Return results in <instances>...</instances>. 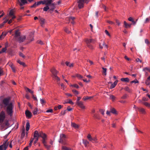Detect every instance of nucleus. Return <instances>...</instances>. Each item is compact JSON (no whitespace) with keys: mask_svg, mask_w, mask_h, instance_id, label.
Returning a JSON list of instances; mask_svg holds the SVG:
<instances>
[{"mask_svg":"<svg viewBox=\"0 0 150 150\" xmlns=\"http://www.w3.org/2000/svg\"><path fill=\"white\" fill-rule=\"evenodd\" d=\"M10 102V98H6L4 99L1 101L0 102V108H1L6 107V111L7 114L12 117L13 115V110L14 105L13 103Z\"/></svg>","mask_w":150,"mask_h":150,"instance_id":"1","label":"nucleus"},{"mask_svg":"<svg viewBox=\"0 0 150 150\" xmlns=\"http://www.w3.org/2000/svg\"><path fill=\"white\" fill-rule=\"evenodd\" d=\"M6 117V113L4 110L0 112V126L1 130L6 129L9 126V121L8 120L4 121Z\"/></svg>","mask_w":150,"mask_h":150,"instance_id":"2","label":"nucleus"},{"mask_svg":"<svg viewBox=\"0 0 150 150\" xmlns=\"http://www.w3.org/2000/svg\"><path fill=\"white\" fill-rule=\"evenodd\" d=\"M20 33L18 30H16L15 32V37L16 39L20 42H23L25 39V36L20 35Z\"/></svg>","mask_w":150,"mask_h":150,"instance_id":"3","label":"nucleus"},{"mask_svg":"<svg viewBox=\"0 0 150 150\" xmlns=\"http://www.w3.org/2000/svg\"><path fill=\"white\" fill-rule=\"evenodd\" d=\"M8 145L7 140L3 144L0 146V150H6Z\"/></svg>","mask_w":150,"mask_h":150,"instance_id":"4","label":"nucleus"},{"mask_svg":"<svg viewBox=\"0 0 150 150\" xmlns=\"http://www.w3.org/2000/svg\"><path fill=\"white\" fill-rule=\"evenodd\" d=\"M87 138L89 141L92 142H97V139L96 137H92L90 134H88Z\"/></svg>","mask_w":150,"mask_h":150,"instance_id":"5","label":"nucleus"},{"mask_svg":"<svg viewBox=\"0 0 150 150\" xmlns=\"http://www.w3.org/2000/svg\"><path fill=\"white\" fill-rule=\"evenodd\" d=\"M25 114L26 117L28 119L30 118L32 116V113L28 110L25 111Z\"/></svg>","mask_w":150,"mask_h":150,"instance_id":"6","label":"nucleus"},{"mask_svg":"<svg viewBox=\"0 0 150 150\" xmlns=\"http://www.w3.org/2000/svg\"><path fill=\"white\" fill-rule=\"evenodd\" d=\"M34 33L31 32L30 33L28 38V40L30 42H31L34 40L33 35Z\"/></svg>","mask_w":150,"mask_h":150,"instance_id":"7","label":"nucleus"},{"mask_svg":"<svg viewBox=\"0 0 150 150\" xmlns=\"http://www.w3.org/2000/svg\"><path fill=\"white\" fill-rule=\"evenodd\" d=\"M77 105L79 106L82 109H84L85 108V106L83 104V103L82 101H80L76 103Z\"/></svg>","mask_w":150,"mask_h":150,"instance_id":"8","label":"nucleus"},{"mask_svg":"<svg viewBox=\"0 0 150 150\" xmlns=\"http://www.w3.org/2000/svg\"><path fill=\"white\" fill-rule=\"evenodd\" d=\"M40 133H39L38 131L37 130L35 131L34 134V138H39V137H40Z\"/></svg>","mask_w":150,"mask_h":150,"instance_id":"9","label":"nucleus"},{"mask_svg":"<svg viewBox=\"0 0 150 150\" xmlns=\"http://www.w3.org/2000/svg\"><path fill=\"white\" fill-rule=\"evenodd\" d=\"M85 41L87 44H90V43H94V40L93 39H86L85 40Z\"/></svg>","mask_w":150,"mask_h":150,"instance_id":"10","label":"nucleus"},{"mask_svg":"<svg viewBox=\"0 0 150 150\" xmlns=\"http://www.w3.org/2000/svg\"><path fill=\"white\" fill-rule=\"evenodd\" d=\"M25 129L24 127L22 129V132L21 134V139H23L25 136Z\"/></svg>","mask_w":150,"mask_h":150,"instance_id":"11","label":"nucleus"},{"mask_svg":"<svg viewBox=\"0 0 150 150\" xmlns=\"http://www.w3.org/2000/svg\"><path fill=\"white\" fill-rule=\"evenodd\" d=\"M137 108L139 111L142 114H145L146 113V111L144 108H142L137 107Z\"/></svg>","mask_w":150,"mask_h":150,"instance_id":"12","label":"nucleus"},{"mask_svg":"<svg viewBox=\"0 0 150 150\" xmlns=\"http://www.w3.org/2000/svg\"><path fill=\"white\" fill-rule=\"evenodd\" d=\"M51 71L53 74V76H54L55 75L57 74L58 73V71L54 68H52L51 69Z\"/></svg>","mask_w":150,"mask_h":150,"instance_id":"13","label":"nucleus"},{"mask_svg":"<svg viewBox=\"0 0 150 150\" xmlns=\"http://www.w3.org/2000/svg\"><path fill=\"white\" fill-rule=\"evenodd\" d=\"M66 139L64 138H60L59 142L61 143L64 145H67V143L66 141Z\"/></svg>","mask_w":150,"mask_h":150,"instance_id":"14","label":"nucleus"},{"mask_svg":"<svg viewBox=\"0 0 150 150\" xmlns=\"http://www.w3.org/2000/svg\"><path fill=\"white\" fill-rule=\"evenodd\" d=\"M39 18L40 21V23L41 25V26H42V25L45 23V19L41 17H39Z\"/></svg>","mask_w":150,"mask_h":150,"instance_id":"15","label":"nucleus"},{"mask_svg":"<svg viewBox=\"0 0 150 150\" xmlns=\"http://www.w3.org/2000/svg\"><path fill=\"white\" fill-rule=\"evenodd\" d=\"M7 33L6 32H3L1 35L0 36V40L4 38L5 36L6 35Z\"/></svg>","mask_w":150,"mask_h":150,"instance_id":"16","label":"nucleus"},{"mask_svg":"<svg viewBox=\"0 0 150 150\" xmlns=\"http://www.w3.org/2000/svg\"><path fill=\"white\" fill-rule=\"evenodd\" d=\"M118 81L117 80L115 81L113 83L111 84L110 86V88L112 89L114 88L117 84Z\"/></svg>","mask_w":150,"mask_h":150,"instance_id":"17","label":"nucleus"},{"mask_svg":"<svg viewBox=\"0 0 150 150\" xmlns=\"http://www.w3.org/2000/svg\"><path fill=\"white\" fill-rule=\"evenodd\" d=\"M124 25L125 27L126 28H130L131 27L132 24H128L125 21H124Z\"/></svg>","mask_w":150,"mask_h":150,"instance_id":"18","label":"nucleus"},{"mask_svg":"<svg viewBox=\"0 0 150 150\" xmlns=\"http://www.w3.org/2000/svg\"><path fill=\"white\" fill-rule=\"evenodd\" d=\"M40 137H41L43 139H45L47 138V135L43 132L40 133Z\"/></svg>","mask_w":150,"mask_h":150,"instance_id":"19","label":"nucleus"},{"mask_svg":"<svg viewBox=\"0 0 150 150\" xmlns=\"http://www.w3.org/2000/svg\"><path fill=\"white\" fill-rule=\"evenodd\" d=\"M62 150H72L71 148L67 147L65 146H62Z\"/></svg>","mask_w":150,"mask_h":150,"instance_id":"20","label":"nucleus"},{"mask_svg":"<svg viewBox=\"0 0 150 150\" xmlns=\"http://www.w3.org/2000/svg\"><path fill=\"white\" fill-rule=\"evenodd\" d=\"M20 1L21 2L20 3V5L21 6L27 3V1L26 0H20Z\"/></svg>","mask_w":150,"mask_h":150,"instance_id":"21","label":"nucleus"},{"mask_svg":"<svg viewBox=\"0 0 150 150\" xmlns=\"http://www.w3.org/2000/svg\"><path fill=\"white\" fill-rule=\"evenodd\" d=\"M102 69H103L102 71V74L103 75H104L105 76H106V71L107 69L106 68H104L103 67L102 68Z\"/></svg>","mask_w":150,"mask_h":150,"instance_id":"22","label":"nucleus"},{"mask_svg":"<svg viewBox=\"0 0 150 150\" xmlns=\"http://www.w3.org/2000/svg\"><path fill=\"white\" fill-rule=\"evenodd\" d=\"M121 81L123 82H128L129 81V79L127 78H122L121 79Z\"/></svg>","mask_w":150,"mask_h":150,"instance_id":"23","label":"nucleus"},{"mask_svg":"<svg viewBox=\"0 0 150 150\" xmlns=\"http://www.w3.org/2000/svg\"><path fill=\"white\" fill-rule=\"evenodd\" d=\"M71 126L72 127L76 129L78 128L79 127L78 125L74 123H71Z\"/></svg>","mask_w":150,"mask_h":150,"instance_id":"24","label":"nucleus"},{"mask_svg":"<svg viewBox=\"0 0 150 150\" xmlns=\"http://www.w3.org/2000/svg\"><path fill=\"white\" fill-rule=\"evenodd\" d=\"M55 4L54 3H53L51 4L50 5L51 6V8L50 9V10L53 11L54 9L55 8Z\"/></svg>","mask_w":150,"mask_h":150,"instance_id":"25","label":"nucleus"},{"mask_svg":"<svg viewBox=\"0 0 150 150\" xmlns=\"http://www.w3.org/2000/svg\"><path fill=\"white\" fill-rule=\"evenodd\" d=\"M142 104L145 105L147 107L150 108V103L147 102H144L142 103Z\"/></svg>","mask_w":150,"mask_h":150,"instance_id":"26","label":"nucleus"},{"mask_svg":"<svg viewBox=\"0 0 150 150\" xmlns=\"http://www.w3.org/2000/svg\"><path fill=\"white\" fill-rule=\"evenodd\" d=\"M38 109L37 108H35L33 112V113L34 115H37L38 114Z\"/></svg>","mask_w":150,"mask_h":150,"instance_id":"27","label":"nucleus"},{"mask_svg":"<svg viewBox=\"0 0 150 150\" xmlns=\"http://www.w3.org/2000/svg\"><path fill=\"white\" fill-rule=\"evenodd\" d=\"M30 125L29 122H27L26 124V130L27 131L29 130L30 128Z\"/></svg>","mask_w":150,"mask_h":150,"instance_id":"28","label":"nucleus"},{"mask_svg":"<svg viewBox=\"0 0 150 150\" xmlns=\"http://www.w3.org/2000/svg\"><path fill=\"white\" fill-rule=\"evenodd\" d=\"M25 90L27 91H28V92H30V93H31L32 95L33 94V91L31 90L29 88H27L26 87H25Z\"/></svg>","mask_w":150,"mask_h":150,"instance_id":"29","label":"nucleus"},{"mask_svg":"<svg viewBox=\"0 0 150 150\" xmlns=\"http://www.w3.org/2000/svg\"><path fill=\"white\" fill-rule=\"evenodd\" d=\"M92 98H93V97H89L88 96H87L86 97H84L83 98V99L85 101V100L90 99Z\"/></svg>","mask_w":150,"mask_h":150,"instance_id":"30","label":"nucleus"},{"mask_svg":"<svg viewBox=\"0 0 150 150\" xmlns=\"http://www.w3.org/2000/svg\"><path fill=\"white\" fill-rule=\"evenodd\" d=\"M52 77L53 78L57 80V81H59L60 80V79L57 76V74L55 75L54 76H52Z\"/></svg>","mask_w":150,"mask_h":150,"instance_id":"31","label":"nucleus"},{"mask_svg":"<svg viewBox=\"0 0 150 150\" xmlns=\"http://www.w3.org/2000/svg\"><path fill=\"white\" fill-rule=\"evenodd\" d=\"M83 143L84 144L85 146L86 147L89 144V142L87 140H83Z\"/></svg>","mask_w":150,"mask_h":150,"instance_id":"32","label":"nucleus"},{"mask_svg":"<svg viewBox=\"0 0 150 150\" xmlns=\"http://www.w3.org/2000/svg\"><path fill=\"white\" fill-rule=\"evenodd\" d=\"M45 5L49 6L51 4L49 0H45Z\"/></svg>","mask_w":150,"mask_h":150,"instance_id":"33","label":"nucleus"},{"mask_svg":"<svg viewBox=\"0 0 150 150\" xmlns=\"http://www.w3.org/2000/svg\"><path fill=\"white\" fill-rule=\"evenodd\" d=\"M11 68L14 72L15 73L17 71L16 66H11Z\"/></svg>","mask_w":150,"mask_h":150,"instance_id":"34","label":"nucleus"},{"mask_svg":"<svg viewBox=\"0 0 150 150\" xmlns=\"http://www.w3.org/2000/svg\"><path fill=\"white\" fill-rule=\"evenodd\" d=\"M65 64L66 66H73V65H74L73 63H70V62H65Z\"/></svg>","mask_w":150,"mask_h":150,"instance_id":"35","label":"nucleus"},{"mask_svg":"<svg viewBox=\"0 0 150 150\" xmlns=\"http://www.w3.org/2000/svg\"><path fill=\"white\" fill-rule=\"evenodd\" d=\"M49 9V6H46L45 7L43 8V10L44 11H47Z\"/></svg>","mask_w":150,"mask_h":150,"instance_id":"36","label":"nucleus"},{"mask_svg":"<svg viewBox=\"0 0 150 150\" xmlns=\"http://www.w3.org/2000/svg\"><path fill=\"white\" fill-rule=\"evenodd\" d=\"M110 112H111L113 114H115L116 113V110L114 108H111L110 110Z\"/></svg>","mask_w":150,"mask_h":150,"instance_id":"37","label":"nucleus"},{"mask_svg":"<svg viewBox=\"0 0 150 150\" xmlns=\"http://www.w3.org/2000/svg\"><path fill=\"white\" fill-rule=\"evenodd\" d=\"M40 101L41 104L42 105L45 104L46 103V101L44 100L43 99H40Z\"/></svg>","mask_w":150,"mask_h":150,"instance_id":"38","label":"nucleus"},{"mask_svg":"<svg viewBox=\"0 0 150 150\" xmlns=\"http://www.w3.org/2000/svg\"><path fill=\"white\" fill-rule=\"evenodd\" d=\"M67 137L66 135L64 134H61L60 135V138L66 139Z\"/></svg>","mask_w":150,"mask_h":150,"instance_id":"39","label":"nucleus"},{"mask_svg":"<svg viewBox=\"0 0 150 150\" xmlns=\"http://www.w3.org/2000/svg\"><path fill=\"white\" fill-rule=\"evenodd\" d=\"M110 98L113 101H114L115 98V97L113 95H110Z\"/></svg>","mask_w":150,"mask_h":150,"instance_id":"40","label":"nucleus"},{"mask_svg":"<svg viewBox=\"0 0 150 150\" xmlns=\"http://www.w3.org/2000/svg\"><path fill=\"white\" fill-rule=\"evenodd\" d=\"M72 91L76 95H78L79 94V92L77 90L73 89L72 90Z\"/></svg>","mask_w":150,"mask_h":150,"instance_id":"41","label":"nucleus"},{"mask_svg":"<svg viewBox=\"0 0 150 150\" xmlns=\"http://www.w3.org/2000/svg\"><path fill=\"white\" fill-rule=\"evenodd\" d=\"M7 49L6 48H3L0 51V54H1L2 53L4 52H6Z\"/></svg>","mask_w":150,"mask_h":150,"instance_id":"42","label":"nucleus"},{"mask_svg":"<svg viewBox=\"0 0 150 150\" xmlns=\"http://www.w3.org/2000/svg\"><path fill=\"white\" fill-rule=\"evenodd\" d=\"M127 98V95L126 94H124L122 97H121V98L122 99H126Z\"/></svg>","mask_w":150,"mask_h":150,"instance_id":"43","label":"nucleus"},{"mask_svg":"<svg viewBox=\"0 0 150 150\" xmlns=\"http://www.w3.org/2000/svg\"><path fill=\"white\" fill-rule=\"evenodd\" d=\"M17 62L18 63H19L20 65H23V66H26L25 65H24L25 63L22 62H21L20 60H18Z\"/></svg>","mask_w":150,"mask_h":150,"instance_id":"44","label":"nucleus"},{"mask_svg":"<svg viewBox=\"0 0 150 150\" xmlns=\"http://www.w3.org/2000/svg\"><path fill=\"white\" fill-rule=\"evenodd\" d=\"M125 90L129 92H130L131 90L127 86H126L125 88Z\"/></svg>","mask_w":150,"mask_h":150,"instance_id":"45","label":"nucleus"},{"mask_svg":"<svg viewBox=\"0 0 150 150\" xmlns=\"http://www.w3.org/2000/svg\"><path fill=\"white\" fill-rule=\"evenodd\" d=\"M93 116L96 119H99L98 115V114H96V113L94 114L93 115Z\"/></svg>","mask_w":150,"mask_h":150,"instance_id":"46","label":"nucleus"},{"mask_svg":"<svg viewBox=\"0 0 150 150\" xmlns=\"http://www.w3.org/2000/svg\"><path fill=\"white\" fill-rule=\"evenodd\" d=\"M143 70L145 71H148L150 72V68H149L146 67Z\"/></svg>","mask_w":150,"mask_h":150,"instance_id":"47","label":"nucleus"},{"mask_svg":"<svg viewBox=\"0 0 150 150\" xmlns=\"http://www.w3.org/2000/svg\"><path fill=\"white\" fill-rule=\"evenodd\" d=\"M66 110L62 111L60 113V115H64L66 113Z\"/></svg>","mask_w":150,"mask_h":150,"instance_id":"48","label":"nucleus"},{"mask_svg":"<svg viewBox=\"0 0 150 150\" xmlns=\"http://www.w3.org/2000/svg\"><path fill=\"white\" fill-rule=\"evenodd\" d=\"M150 20V17L146 18L145 20V21L144 22L145 23H146L147 22H149V21Z\"/></svg>","mask_w":150,"mask_h":150,"instance_id":"49","label":"nucleus"},{"mask_svg":"<svg viewBox=\"0 0 150 150\" xmlns=\"http://www.w3.org/2000/svg\"><path fill=\"white\" fill-rule=\"evenodd\" d=\"M87 46L90 49H93V46L90 44H87Z\"/></svg>","mask_w":150,"mask_h":150,"instance_id":"50","label":"nucleus"},{"mask_svg":"<svg viewBox=\"0 0 150 150\" xmlns=\"http://www.w3.org/2000/svg\"><path fill=\"white\" fill-rule=\"evenodd\" d=\"M75 18L74 17H70L69 19V21L70 22L71 21H74V20L75 19Z\"/></svg>","mask_w":150,"mask_h":150,"instance_id":"51","label":"nucleus"},{"mask_svg":"<svg viewBox=\"0 0 150 150\" xmlns=\"http://www.w3.org/2000/svg\"><path fill=\"white\" fill-rule=\"evenodd\" d=\"M3 71L2 69L0 68V76L3 75Z\"/></svg>","mask_w":150,"mask_h":150,"instance_id":"52","label":"nucleus"},{"mask_svg":"<svg viewBox=\"0 0 150 150\" xmlns=\"http://www.w3.org/2000/svg\"><path fill=\"white\" fill-rule=\"evenodd\" d=\"M125 59L128 61H130L131 60V59L128 58L127 56H125L124 57Z\"/></svg>","mask_w":150,"mask_h":150,"instance_id":"53","label":"nucleus"},{"mask_svg":"<svg viewBox=\"0 0 150 150\" xmlns=\"http://www.w3.org/2000/svg\"><path fill=\"white\" fill-rule=\"evenodd\" d=\"M66 103H69L71 105H73L74 103L71 100H69L68 102Z\"/></svg>","mask_w":150,"mask_h":150,"instance_id":"54","label":"nucleus"},{"mask_svg":"<svg viewBox=\"0 0 150 150\" xmlns=\"http://www.w3.org/2000/svg\"><path fill=\"white\" fill-rule=\"evenodd\" d=\"M44 145L47 149H50V146L47 145V144H44Z\"/></svg>","mask_w":150,"mask_h":150,"instance_id":"55","label":"nucleus"},{"mask_svg":"<svg viewBox=\"0 0 150 150\" xmlns=\"http://www.w3.org/2000/svg\"><path fill=\"white\" fill-rule=\"evenodd\" d=\"M131 82V83H138L139 81L137 79H135V80L132 81Z\"/></svg>","mask_w":150,"mask_h":150,"instance_id":"56","label":"nucleus"},{"mask_svg":"<svg viewBox=\"0 0 150 150\" xmlns=\"http://www.w3.org/2000/svg\"><path fill=\"white\" fill-rule=\"evenodd\" d=\"M142 100L143 101H147L148 100V99L145 97H143L142 98Z\"/></svg>","mask_w":150,"mask_h":150,"instance_id":"57","label":"nucleus"},{"mask_svg":"<svg viewBox=\"0 0 150 150\" xmlns=\"http://www.w3.org/2000/svg\"><path fill=\"white\" fill-rule=\"evenodd\" d=\"M37 6H38L37 5V4L36 3V2H35L32 6H31V7H35Z\"/></svg>","mask_w":150,"mask_h":150,"instance_id":"58","label":"nucleus"},{"mask_svg":"<svg viewBox=\"0 0 150 150\" xmlns=\"http://www.w3.org/2000/svg\"><path fill=\"white\" fill-rule=\"evenodd\" d=\"M46 112H53V110L52 109H50L47 110L46 111Z\"/></svg>","mask_w":150,"mask_h":150,"instance_id":"59","label":"nucleus"},{"mask_svg":"<svg viewBox=\"0 0 150 150\" xmlns=\"http://www.w3.org/2000/svg\"><path fill=\"white\" fill-rule=\"evenodd\" d=\"M19 55L21 57H22L23 58H24L25 57V56L24 55V54L21 52H20L19 53Z\"/></svg>","mask_w":150,"mask_h":150,"instance_id":"60","label":"nucleus"},{"mask_svg":"<svg viewBox=\"0 0 150 150\" xmlns=\"http://www.w3.org/2000/svg\"><path fill=\"white\" fill-rule=\"evenodd\" d=\"M9 15L10 16H13V11L12 10H11L9 13Z\"/></svg>","mask_w":150,"mask_h":150,"instance_id":"61","label":"nucleus"},{"mask_svg":"<svg viewBox=\"0 0 150 150\" xmlns=\"http://www.w3.org/2000/svg\"><path fill=\"white\" fill-rule=\"evenodd\" d=\"M72 86H73L75 88H79V86L77 84H74L73 85H72Z\"/></svg>","mask_w":150,"mask_h":150,"instance_id":"62","label":"nucleus"},{"mask_svg":"<svg viewBox=\"0 0 150 150\" xmlns=\"http://www.w3.org/2000/svg\"><path fill=\"white\" fill-rule=\"evenodd\" d=\"M136 61L137 62H140V63H141L142 62V61L139 59V58H137L136 59Z\"/></svg>","mask_w":150,"mask_h":150,"instance_id":"63","label":"nucleus"},{"mask_svg":"<svg viewBox=\"0 0 150 150\" xmlns=\"http://www.w3.org/2000/svg\"><path fill=\"white\" fill-rule=\"evenodd\" d=\"M37 43H38V44H39L40 45H42L43 44V42H42V41H41V40H38L37 41Z\"/></svg>","mask_w":150,"mask_h":150,"instance_id":"64","label":"nucleus"}]
</instances>
